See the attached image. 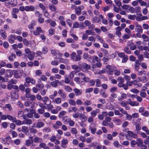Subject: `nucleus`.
Wrapping results in <instances>:
<instances>
[{
  "label": "nucleus",
  "instance_id": "nucleus-1",
  "mask_svg": "<svg viewBox=\"0 0 149 149\" xmlns=\"http://www.w3.org/2000/svg\"><path fill=\"white\" fill-rule=\"evenodd\" d=\"M70 58L74 61H80L81 59V56L79 55H77L75 52H73L70 54Z\"/></svg>",
  "mask_w": 149,
  "mask_h": 149
},
{
  "label": "nucleus",
  "instance_id": "nucleus-2",
  "mask_svg": "<svg viewBox=\"0 0 149 149\" xmlns=\"http://www.w3.org/2000/svg\"><path fill=\"white\" fill-rule=\"evenodd\" d=\"M13 73L14 77L16 78H20L22 76V71L18 70H14Z\"/></svg>",
  "mask_w": 149,
  "mask_h": 149
},
{
  "label": "nucleus",
  "instance_id": "nucleus-3",
  "mask_svg": "<svg viewBox=\"0 0 149 149\" xmlns=\"http://www.w3.org/2000/svg\"><path fill=\"white\" fill-rule=\"evenodd\" d=\"M68 143V141L67 139H63L61 141V146L63 148H66L67 147V145Z\"/></svg>",
  "mask_w": 149,
  "mask_h": 149
},
{
  "label": "nucleus",
  "instance_id": "nucleus-4",
  "mask_svg": "<svg viewBox=\"0 0 149 149\" xmlns=\"http://www.w3.org/2000/svg\"><path fill=\"white\" fill-rule=\"evenodd\" d=\"M116 67L114 66H112L111 65H107L106 67V69L109 74H112L114 72L113 69Z\"/></svg>",
  "mask_w": 149,
  "mask_h": 149
},
{
  "label": "nucleus",
  "instance_id": "nucleus-5",
  "mask_svg": "<svg viewBox=\"0 0 149 149\" xmlns=\"http://www.w3.org/2000/svg\"><path fill=\"white\" fill-rule=\"evenodd\" d=\"M45 22L47 23H50L51 26L52 27H55L57 25L56 22L49 18V19L45 20Z\"/></svg>",
  "mask_w": 149,
  "mask_h": 149
},
{
  "label": "nucleus",
  "instance_id": "nucleus-6",
  "mask_svg": "<svg viewBox=\"0 0 149 149\" xmlns=\"http://www.w3.org/2000/svg\"><path fill=\"white\" fill-rule=\"evenodd\" d=\"M44 31H43L41 28L40 27H37L36 30L33 32V34L36 36L39 35L40 33H43Z\"/></svg>",
  "mask_w": 149,
  "mask_h": 149
},
{
  "label": "nucleus",
  "instance_id": "nucleus-7",
  "mask_svg": "<svg viewBox=\"0 0 149 149\" xmlns=\"http://www.w3.org/2000/svg\"><path fill=\"white\" fill-rule=\"evenodd\" d=\"M14 0H9L7 1L8 2L5 3V6L8 8L10 7L9 5H10L12 7H14L16 6V4L14 3Z\"/></svg>",
  "mask_w": 149,
  "mask_h": 149
},
{
  "label": "nucleus",
  "instance_id": "nucleus-8",
  "mask_svg": "<svg viewBox=\"0 0 149 149\" xmlns=\"http://www.w3.org/2000/svg\"><path fill=\"white\" fill-rule=\"evenodd\" d=\"M14 70L7 69L6 70L5 72V75L7 77H11L13 74Z\"/></svg>",
  "mask_w": 149,
  "mask_h": 149
},
{
  "label": "nucleus",
  "instance_id": "nucleus-9",
  "mask_svg": "<svg viewBox=\"0 0 149 149\" xmlns=\"http://www.w3.org/2000/svg\"><path fill=\"white\" fill-rule=\"evenodd\" d=\"M137 79L139 82H141L143 83H146L148 80L146 76L141 77H138Z\"/></svg>",
  "mask_w": 149,
  "mask_h": 149
},
{
  "label": "nucleus",
  "instance_id": "nucleus-10",
  "mask_svg": "<svg viewBox=\"0 0 149 149\" xmlns=\"http://www.w3.org/2000/svg\"><path fill=\"white\" fill-rule=\"evenodd\" d=\"M62 125V123L61 122L58 121L53 125V127L55 129H58L59 128L60 126Z\"/></svg>",
  "mask_w": 149,
  "mask_h": 149
},
{
  "label": "nucleus",
  "instance_id": "nucleus-11",
  "mask_svg": "<svg viewBox=\"0 0 149 149\" xmlns=\"http://www.w3.org/2000/svg\"><path fill=\"white\" fill-rule=\"evenodd\" d=\"M58 93L60 95L61 98L63 99H65L66 97V95L62 90H59L58 91Z\"/></svg>",
  "mask_w": 149,
  "mask_h": 149
},
{
  "label": "nucleus",
  "instance_id": "nucleus-12",
  "mask_svg": "<svg viewBox=\"0 0 149 149\" xmlns=\"http://www.w3.org/2000/svg\"><path fill=\"white\" fill-rule=\"evenodd\" d=\"M135 30V31L137 32L142 33L143 32V29L141 26L138 24H136Z\"/></svg>",
  "mask_w": 149,
  "mask_h": 149
},
{
  "label": "nucleus",
  "instance_id": "nucleus-13",
  "mask_svg": "<svg viewBox=\"0 0 149 149\" xmlns=\"http://www.w3.org/2000/svg\"><path fill=\"white\" fill-rule=\"evenodd\" d=\"M52 102L54 104H59L61 103V99L60 97H57L53 99Z\"/></svg>",
  "mask_w": 149,
  "mask_h": 149
},
{
  "label": "nucleus",
  "instance_id": "nucleus-14",
  "mask_svg": "<svg viewBox=\"0 0 149 149\" xmlns=\"http://www.w3.org/2000/svg\"><path fill=\"white\" fill-rule=\"evenodd\" d=\"M45 126V124L42 122L38 120L37 123L36 127L37 128H41Z\"/></svg>",
  "mask_w": 149,
  "mask_h": 149
},
{
  "label": "nucleus",
  "instance_id": "nucleus-15",
  "mask_svg": "<svg viewBox=\"0 0 149 149\" xmlns=\"http://www.w3.org/2000/svg\"><path fill=\"white\" fill-rule=\"evenodd\" d=\"M15 39V36L14 35H10L8 37V41L10 43L12 44L14 43Z\"/></svg>",
  "mask_w": 149,
  "mask_h": 149
},
{
  "label": "nucleus",
  "instance_id": "nucleus-16",
  "mask_svg": "<svg viewBox=\"0 0 149 149\" xmlns=\"http://www.w3.org/2000/svg\"><path fill=\"white\" fill-rule=\"evenodd\" d=\"M100 112V110L98 109H96L95 110H92L91 111L90 114L91 116L93 118L95 117L97 113Z\"/></svg>",
  "mask_w": 149,
  "mask_h": 149
},
{
  "label": "nucleus",
  "instance_id": "nucleus-17",
  "mask_svg": "<svg viewBox=\"0 0 149 149\" xmlns=\"http://www.w3.org/2000/svg\"><path fill=\"white\" fill-rule=\"evenodd\" d=\"M128 102L132 106H138L139 105V103L137 102L132 101L130 99L127 100Z\"/></svg>",
  "mask_w": 149,
  "mask_h": 149
},
{
  "label": "nucleus",
  "instance_id": "nucleus-18",
  "mask_svg": "<svg viewBox=\"0 0 149 149\" xmlns=\"http://www.w3.org/2000/svg\"><path fill=\"white\" fill-rule=\"evenodd\" d=\"M65 122L68 123L70 127H73L75 124L74 121L71 120L70 118L67 119L65 121Z\"/></svg>",
  "mask_w": 149,
  "mask_h": 149
},
{
  "label": "nucleus",
  "instance_id": "nucleus-19",
  "mask_svg": "<svg viewBox=\"0 0 149 149\" xmlns=\"http://www.w3.org/2000/svg\"><path fill=\"white\" fill-rule=\"evenodd\" d=\"M35 7L33 6H25V10L27 12L33 11L35 10Z\"/></svg>",
  "mask_w": 149,
  "mask_h": 149
},
{
  "label": "nucleus",
  "instance_id": "nucleus-20",
  "mask_svg": "<svg viewBox=\"0 0 149 149\" xmlns=\"http://www.w3.org/2000/svg\"><path fill=\"white\" fill-rule=\"evenodd\" d=\"M79 117L81 120L84 121V122H86L87 120V116L84 113H79Z\"/></svg>",
  "mask_w": 149,
  "mask_h": 149
},
{
  "label": "nucleus",
  "instance_id": "nucleus-21",
  "mask_svg": "<svg viewBox=\"0 0 149 149\" xmlns=\"http://www.w3.org/2000/svg\"><path fill=\"white\" fill-rule=\"evenodd\" d=\"M51 53L52 54L54 55L58 56L59 57H61L62 54L60 53L58 51H56L54 50H51Z\"/></svg>",
  "mask_w": 149,
  "mask_h": 149
},
{
  "label": "nucleus",
  "instance_id": "nucleus-22",
  "mask_svg": "<svg viewBox=\"0 0 149 149\" xmlns=\"http://www.w3.org/2000/svg\"><path fill=\"white\" fill-rule=\"evenodd\" d=\"M121 30V28L120 26H118L116 29V33L119 37H120L121 35V33L120 32Z\"/></svg>",
  "mask_w": 149,
  "mask_h": 149
},
{
  "label": "nucleus",
  "instance_id": "nucleus-23",
  "mask_svg": "<svg viewBox=\"0 0 149 149\" xmlns=\"http://www.w3.org/2000/svg\"><path fill=\"white\" fill-rule=\"evenodd\" d=\"M83 58L87 59L89 62H91V59L90 56L87 53H84L83 55Z\"/></svg>",
  "mask_w": 149,
  "mask_h": 149
},
{
  "label": "nucleus",
  "instance_id": "nucleus-24",
  "mask_svg": "<svg viewBox=\"0 0 149 149\" xmlns=\"http://www.w3.org/2000/svg\"><path fill=\"white\" fill-rule=\"evenodd\" d=\"M74 92L75 93L76 96H78L81 94L82 93V90L78 88H75L73 90Z\"/></svg>",
  "mask_w": 149,
  "mask_h": 149
},
{
  "label": "nucleus",
  "instance_id": "nucleus-25",
  "mask_svg": "<svg viewBox=\"0 0 149 149\" xmlns=\"http://www.w3.org/2000/svg\"><path fill=\"white\" fill-rule=\"evenodd\" d=\"M0 35L3 39H5L7 37L6 33L5 31L3 30L0 31Z\"/></svg>",
  "mask_w": 149,
  "mask_h": 149
},
{
  "label": "nucleus",
  "instance_id": "nucleus-26",
  "mask_svg": "<svg viewBox=\"0 0 149 149\" xmlns=\"http://www.w3.org/2000/svg\"><path fill=\"white\" fill-rule=\"evenodd\" d=\"M127 97V95L126 94L123 93L120 96H119L118 97V101H121L122 100L126 98Z\"/></svg>",
  "mask_w": 149,
  "mask_h": 149
},
{
  "label": "nucleus",
  "instance_id": "nucleus-27",
  "mask_svg": "<svg viewBox=\"0 0 149 149\" xmlns=\"http://www.w3.org/2000/svg\"><path fill=\"white\" fill-rule=\"evenodd\" d=\"M100 93L103 97L106 98L108 97L107 94L105 93V91L103 90H101L99 91Z\"/></svg>",
  "mask_w": 149,
  "mask_h": 149
},
{
  "label": "nucleus",
  "instance_id": "nucleus-28",
  "mask_svg": "<svg viewBox=\"0 0 149 149\" xmlns=\"http://www.w3.org/2000/svg\"><path fill=\"white\" fill-rule=\"evenodd\" d=\"M127 133L130 136L133 137L134 138H136L137 137V135L136 134H134L131 131H128Z\"/></svg>",
  "mask_w": 149,
  "mask_h": 149
},
{
  "label": "nucleus",
  "instance_id": "nucleus-29",
  "mask_svg": "<svg viewBox=\"0 0 149 149\" xmlns=\"http://www.w3.org/2000/svg\"><path fill=\"white\" fill-rule=\"evenodd\" d=\"M136 144L137 146L140 147L143 143V140L140 138H137L136 139Z\"/></svg>",
  "mask_w": 149,
  "mask_h": 149
},
{
  "label": "nucleus",
  "instance_id": "nucleus-30",
  "mask_svg": "<svg viewBox=\"0 0 149 149\" xmlns=\"http://www.w3.org/2000/svg\"><path fill=\"white\" fill-rule=\"evenodd\" d=\"M35 55V53L32 52L29 54H28V58L30 60H32L34 58V56Z\"/></svg>",
  "mask_w": 149,
  "mask_h": 149
},
{
  "label": "nucleus",
  "instance_id": "nucleus-31",
  "mask_svg": "<svg viewBox=\"0 0 149 149\" xmlns=\"http://www.w3.org/2000/svg\"><path fill=\"white\" fill-rule=\"evenodd\" d=\"M30 112L27 114V116L29 118H31L33 117V113H35V111L33 109L30 110Z\"/></svg>",
  "mask_w": 149,
  "mask_h": 149
},
{
  "label": "nucleus",
  "instance_id": "nucleus-32",
  "mask_svg": "<svg viewBox=\"0 0 149 149\" xmlns=\"http://www.w3.org/2000/svg\"><path fill=\"white\" fill-rule=\"evenodd\" d=\"M85 33L87 34L88 35L94 36L95 35L94 32L92 30H86Z\"/></svg>",
  "mask_w": 149,
  "mask_h": 149
},
{
  "label": "nucleus",
  "instance_id": "nucleus-33",
  "mask_svg": "<svg viewBox=\"0 0 149 149\" xmlns=\"http://www.w3.org/2000/svg\"><path fill=\"white\" fill-rule=\"evenodd\" d=\"M74 81L78 84H80L83 82L81 80L80 78L78 77H74Z\"/></svg>",
  "mask_w": 149,
  "mask_h": 149
},
{
  "label": "nucleus",
  "instance_id": "nucleus-34",
  "mask_svg": "<svg viewBox=\"0 0 149 149\" xmlns=\"http://www.w3.org/2000/svg\"><path fill=\"white\" fill-rule=\"evenodd\" d=\"M59 83V81L56 80L55 81H52L51 82V85L53 87H56L57 86V84Z\"/></svg>",
  "mask_w": 149,
  "mask_h": 149
},
{
  "label": "nucleus",
  "instance_id": "nucleus-35",
  "mask_svg": "<svg viewBox=\"0 0 149 149\" xmlns=\"http://www.w3.org/2000/svg\"><path fill=\"white\" fill-rule=\"evenodd\" d=\"M92 104V102L90 100H87L83 103V104L85 106H88Z\"/></svg>",
  "mask_w": 149,
  "mask_h": 149
},
{
  "label": "nucleus",
  "instance_id": "nucleus-36",
  "mask_svg": "<svg viewBox=\"0 0 149 149\" xmlns=\"http://www.w3.org/2000/svg\"><path fill=\"white\" fill-rule=\"evenodd\" d=\"M95 83H96L95 86L97 87H100L101 85V82L100 80L99 79H96L95 80Z\"/></svg>",
  "mask_w": 149,
  "mask_h": 149
},
{
  "label": "nucleus",
  "instance_id": "nucleus-37",
  "mask_svg": "<svg viewBox=\"0 0 149 149\" xmlns=\"http://www.w3.org/2000/svg\"><path fill=\"white\" fill-rule=\"evenodd\" d=\"M93 60H91L92 63H94L95 62L94 61H95L96 62H98L101 60V59L100 58H99L97 56H93Z\"/></svg>",
  "mask_w": 149,
  "mask_h": 149
},
{
  "label": "nucleus",
  "instance_id": "nucleus-38",
  "mask_svg": "<svg viewBox=\"0 0 149 149\" xmlns=\"http://www.w3.org/2000/svg\"><path fill=\"white\" fill-rule=\"evenodd\" d=\"M89 130H90L91 133L92 134H94L96 133V129L95 127H93L91 126H89Z\"/></svg>",
  "mask_w": 149,
  "mask_h": 149
},
{
  "label": "nucleus",
  "instance_id": "nucleus-39",
  "mask_svg": "<svg viewBox=\"0 0 149 149\" xmlns=\"http://www.w3.org/2000/svg\"><path fill=\"white\" fill-rule=\"evenodd\" d=\"M66 111H60L59 114L58 116L60 118H62L64 116L66 115Z\"/></svg>",
  "mask_w": 149,
  "mask_h": 149
},
{
  "label": "nucleus",
  "instance_id": "nucleus-40",
  "mask_svg": "<svg viewBox=\"0 0 149 149\" xmlns=\"http://www.w3.org/2000/svg\"><path fill=\"white\" fill-rule=\"evenodd\" d=\"M113 70L114 72V74L115 75L118 76L120 74V71L118 70L116 67L114 68Z\"/></svg>",
  "mask_w": 149,
  "mask_h": 149
},
{
  "label": "nucleus",
  "instance_id": "nucleus-41",
  "mask_svg": "<svg viewBox=\"0 0 149 149\" xmlns=\"http://www.w3.org/2000/svg\"><path fill=\"white\" fill-rule=\"evenodd\" d=\"M34 142L36 143L38 142L40 143L41 142H42V140L41 138H39L38 137H36L34 139Z\"/></svg>",
  "mask_w": 149,
  "mask_h": 149
},
{
  "label": "nucleus",
  "instance_id": "nucleus-42",
  "mask_svg": "<svg viewBox=\"0 0 149 149\" xmlns=\"http://www.w3.org/2000/svg\"><path fill=\"white\" fill-rule=\"evenodd\" d=\"M44 16L47 18H49L50 17V15L49 13L46 10L43 11Z\"/></svg>",
  "mask_w": 149,
  "mask_h": 149
},
{
  "label": "nucleus",
  "instance_id": "nucleus-43",
  "mask_svg": "<svg viewBox=\"0 0 149 149\" xmlns=\"http://www.w3.org/2000/svg\"><path fill=\"white\" fill-rule=\"evenodd\" d=\"M68 103L70 105L75 106L76 105V102L75 100L72 99H70L68 100Z\"/></svg>",
  "mask_w": 149,
  "mask_h": 149
},
{
  "label": "nucleus",
  "instance_id": "nucleus-44",
  "mask_svg": "<svg viewBox=\"0 0 149 149\" xmlns=\"http://www.w3.org/2000/svg\"><path fill=\"white\" fill-rule=\"evenodd\" d=\"M64 88L65 91L67 92H70L72 91V88L69 86H65Z\"/></svg>",
  "mask_w": 149,
  "mask_h": 149
},
{
  "label": "nucleus",
  "instance_id": "nucleus-45",
  "mask_svg": "<svg viewBox=\"0 0 149 149\" xmlns=\"http://www.w3.org/2000/svg\"><path fill=\"white\" fill-rule=\"evenodd\" d=\"M7 119L9 120L12 121L13 122L15 120L16 117H13L12 116L10 115H7Z\"/></svg>",
  "mask_w": 149,
  "mask_h": 149
},
{
  "label": "nucleus",
  "instance_id": "nucleus-46",
  "mask_svg": "<svg viewBox=\"0 0 149 149\" xmlns=\"http://www.w3.org/2000/svg\"><path fill=\"white\" fill-rule=\"evenodd\" d=\"M79 27V24L77 22H74L73 24L72 28L73 29L78 28Z\"/></svg>",
  "mask_w": 149,
  "mask_h": 149
},
{
  "label": "nucleus",
  "instance_id": "nucleus-47",
  "mask_svg": "<svg viewBox=\"0 0 149 149\" xmlns=\"http://www.w3.org/2000/svg\"><path fill=\"white\" fill-rule=\"evenodd\" d=\"M113 144L115 147L117 148H119L120 146V145L117 140H116L113 142Z\"/></svg>",
  "mask_w": 149,
  "mask_h": 149
},
{
  "label": "nucleus",
  "instance_id": "nucleus-48",
  "mask_svg": "<svg viewBox=\"0 0 149 149\" xmlns=\"http://www.w3.org/2000/svg\"><path fill=\"white\" fill-rule=\"evenodd\" d=\"M16 58V56L15 54H12L11 56H10L9 57H8V59L9 60L11 61H13V60L14 59H15Z\"/></svg>",
  "mask_w": 149,
  "mask_h": 149
},
{
  "label": "nucleus",
  "instance_id": "nucleus-49",
  "mask_svg": "<svg viewBox=\"0 0 149 149\" xmlns=\"http://www.w3.org/2000/svg\"><path fill=\"white\" fill-rule=\"evenodd\" d=\"M137 74L138 75L141 76L143 75H145L146 74V71L144 70H141L138 71Z\"/></svg>",
  "mask_w": 149,
  "mask_h": 149
},
{
  "label": "nucleus",
  "instance_id": "nucleus-50",
  "mask_svg": "<svg viewBox=\"0 0 149 149\" xmlns=\"http://www.w3.org/2000/svg\"><path fill=\"white\" fill-rule=\"evenodd\" d=\"M22 131L25 133L28 132H29V129L28 127L25 126H23L22 127Z\"/></svg>",
  "mask_w": 149,
  "mask_h": 149
},
{
  "label": "nucleus",
  "instance_id": "nucleus-51",
  "mask_svg": "<svg viewBox=\"0 0 149 149\" xmlns=\"http://www.w3.org/2000/svg\"><path fill=\"white\" fill-rule=\"evenodd\" d=\"M13 122L15 123L17 125H21L22 124L21 121L18 120H17L16 118H15V120H14Z\"/></svg>",
  "mask_w": 149,
  "mask_h": 149
},
{
  "label": "nucleus",
  "instance_id": "nucleus-52",
  "mask_svg": "<svg viewBox=\"0 0 149 149\" xmlns=\"http://www.w3.org/2000/svg\"><path fill=\"white\" fill-rule=\"evenodd\" d=\"M71 133L73 134H76L77 133V130L74 127L71 128Z\"/></svg>",
  "mask_w": 149,
  "mask_h": 149
},
{
  "label": "nucleus",
  "instance_id": "nucleus-53",
  "mask_svg": "<svg viewBox=\"0 0 149 149\" xmlns=\"http://www.w3.org/2000/svg\"><path fill=\"white\" fill-rule=\"evenodd\" d=\"M139 3H140V5L141 6H145L146 7H148V3L145 1H142V0H141V1H140L139 2Z\"/></svg>",
  "mask_w": 149,
  "mask_h": 149
},
{
  "label": "nucleus",
  "instance_id": "nucleus-54",
  "mask_svg": "<svg viewBox=\"0 0 149 149\" xmlns=\"http://www.w3.org/2000/svg\"><path fill=\"white\" fill-rule=\"evenodd\" d=\"M125 135V134L123 132H121L119 134L118 136L119 139L121 140H123Z\"/></svg>",
  "mask_w": 149,
  "mask_h": 149
},
{
  "label": "nucleus",
  "instance_id": "nucleus-55",
  "mask_svg": "<svg viewBox=\"0 0 149 149\" xmlns=\"http://www.w3.org/2000/svg\"><path fill=\"white\" fill-rule=\"evenodd\" d=\"M140 1H141V0H136L132 2V4L134 6H137L138 4V3H139Z\"/></svg>",
  "mask_w": 149,
  "mask_h": 149
},
{
  "label": "nucleus",
  "instance_id": "nucleus-56",
  "mask_svg": "<svg viewBox=\"0 0 149 149\" xmlns=\"http://www.w3.org/2000/svg\"><path fill=\"white\" fill-rule=\"evenodd\" d=\"M59 62L60 63H67L68 62V61L67 59H63V58H61L59 59Z\"/></svg>",
  "mask_w": 149,
  "mask_h": 149
},
{
  "label": "nucleus",
  "instance_id": "nucleus-57",
  "mask_svg": "<svg viewBox=\"0 0 149 149\" xmlns=\"http://www.w3.org/2000/svg\"><path fill=\"white\" fill-rule=\"evenodd\" d=\"M126 115V118L127 120H131L132 119V116L127 113V112L125 114Z\"/></svg>",
  "mask_w": 149,
  "mask_h": 149
},
{
  "label": "nucleus",
  "instance_id": "nucleus-58",
  "mask_svg": "<svg viewBox=\"0 0 149 149\" xmlns=\"http://www.w3.org/2000/svg\"><path fill=\"white\" fill-rule=\"evenodd\" d=\"M37 87L38 88L39 90L42 89L44 88V85L42 84H39L36 85Z\"/></svg>",
  "mask_w": 149,
  "mask_h": 149
},
{
  "label": "nucleus",
  "instance_id": "nucleus-59",
  "mask_svg": "<svg viewBox=\"0 0 149 149\" xmlns=\"http://www.w3.org/2000/svg\"><path fill=\"white\" fill-rule=\"evenodd\" d=\"M100 19L98 17L95 16L93 17V21L95 22L98 23L100 21Z\"/></svg>",
  "mask_w": 149,
  "mask_h": 149
},
{
  "label": "nucleus",
  "instance_id": "nucleus-60",
  "mask_svg": "<svg viewBox=\"0 0 149 149\" xmlns=\"http://www.w3.org/2000/svg\"><path fill=\"white\" fill-rule=\"evenodd\" d=\"M24 113L22 110H19L18 113V118L22 117L24 115Z\"/></svg>",
  "mask_w": 149,
  "mask_h": 149
},
{
  "label": "nucleus",
  "instance_id": "nucleus-61",
  "mask_svg": "<svg viewBox=\"0 0 149 149\" xmlns=\"http://www.w3.org/2000/svg\"><path fill=\"white\" fill-rule=\"evenodd\" d=\"M116 53L120 57H123L125 56L124 53L123 52L119 53L118 52H116Z\"/></svg>",
  "mask_w": 149,
  "mask_h": 149
},
{
  "label": "nucleus",
  "instance_id": "nucleus-62",
  "mask_svg": "<svg viewBox=\"0 0 149 149\" xmlns=\"http://www.w3.org/2000/svg\"><path fill=\"white\" fill-rule=\"evenodd\" d=\"M48 32L49 35L51 36L54 33V30L52 28H51L49 30Z\"/></svg>",
  "mask_w": 149,
  "mask_h": 149
},
{
  "label": "nucleus",
  "instance_id": "nucleus-63",
  "mask_svg": "<svg viewBox=\"0 0 149 149\" xmlns=\"http://www.w3.org/2000/svg\"><path fill=\"white\" fill-rule=\"evenodd\" d=\"M35 73L37 76H39L42 75V72L41 70H38L36 71Z\"/></svg>",
  "mask_w": 149,
  "mask_h": 149
},
{
  "label": "nucleus",
  "instance_id": "nucleus-64",
  "mask_svg": "<svg viewBox=\"0 0 149 149\" xmlns=\"http://www.w3.org/2000/svg\"><path fill=\"white\" fill-rule=\"evenodd\" d=\"M140 95V96L142 98H145L147 96L146 93L142 91H141Z\"/></svg>",
  "mask_w": 149,
  "mask_h": 149
}]
</instances>
